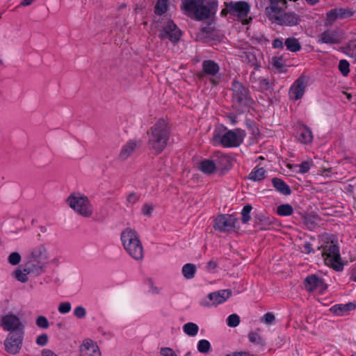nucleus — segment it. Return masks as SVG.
Masks as SVG:
<instances>
[{
	"label": "nucleus",
	"mask_w": 356,
	"mask_h": 356,
	"mask_svg": "<svg viewBox=\"0 0 356 356\" xmlns=\"http://www.w3.org/2000/svg\"><path fill=\"white\" fill-rule=\"evenodd\" d=\"M147 147L156 155L161 154L166 147L170 136L168 123L163 119L159 120L148 131Z\"/></svg>",
	"instance_id": "nucleus-1"
},
{
	"label": "nucleus",
	"mask_w": 356,
	"mask_h": 356,
	"mask_svg": "<svg viewBox=\"0 0 356 356\" xmlns=\"http://www.w3.org/2000/svg\"><path fill=\"white\" fill-rule=\"evenodd\" d=\"M245 133L240 129L226 131L222 127L216 128L212 133L211 143L213 145L223 147H236L243 141Z\"/></svg>",
	"instance_id": "nucleus-2"
},
{
	"label": "nucleus",
	"mask_w": 356,
	"mask_h": 356,
	"mask_svg": "<svg viewBox=\"0 0 356 356\" xmlns=\"http://www.w3.org/2000/svg\"><path fill=\"white\" fill-rule=\"evenodd\" d=\"M122 245L127 253L136 261L144 258V248L138 232L129 227L122 230L120 234Z\"/></svg>",
	"instance_id": "nucleus-3"
},
{
	"label": "nucleus",
	"mask_w": 356,
	"mask_h": 356,
	"mask_svg": "<svg viewBox=\"0 0 356 356\" xmlns=\"http://www.w3.org/2000/svg\"><path fill=\"white\" fill-rule=\"evenodd\" d=\"M321 250V255L326 266L333 268L336 271H341L343 268L341 261L339 248L332 241H324L318 247Z\"/></svg>",
	"instance_id": "nucleus-4"
},
{
	"label": "nucleus",
	"mask_w": 356,
	"mask_h": 356,
	"mask_svg": "<svg viewBox=\"0 0 356 356\" xmlns=\"http://www.w3.org/2000/svg\"><path fill=\"white\" fill-rule=\"evenodd\" d=\"M66 202L71 209L83 217L90 218L93 214L92 205L83 194L73 193L69 195Z\"/></svg>",
	"instance_id": "nucleus-5"
},
{
	"label": "nucleus",
	"mask_w": 356,
	"mask_h": 356,
	"mask_svg": "<svg viewBox=\"0 0 356 356\" xmlns=\"http://www.w3.org/2000/svg\"><path fill=\"white\" fill-rule=\"evenodd\" d=\"M206 0H183L181 8L191 18L202 20L209 17L210 9L205 5Z\"/></svg>",
	"instance_id": "nucleus-6"
},
{
	"label": "nucleus",
	"mask_w": 356,
	"mask_h": 356,
	"mask_svg": "<svg viewBox=\"0 0 356 356\" xmlns=\"http://www.w3.org/2000/svg\"><path fill=\"white\" fill-rule=\"evenodd\" d=\"M227 10L229 12L231 18L243 24H248L252 21V17L249 16L250 6L246 1H229L227 3Z\"/></svg>",
	"instance_id": "nucleus-7"
},
{
	"label": "nucleus",
	"mask_w": 356,
	"mask_h": 356,
	"mask_svg": "<svg viewBox=\"0 0 356 356\" xmlns=\"http://www.w3.org/2000/svg\"><path fill=\"white\" fill-rule=\"evenodd\" d=\"M238 223V218L233 215L220 214L213 219V228L223 233L234 232Z\"/></svg>",
	"instance_id": "nucleus-8"
},
{
	"label": "nucleus",
	"mask_w": 356,
	"mask_h": 356,
	"mask_svg": "<svg viewBox=\"0 0 356 356\" xmlns=\"http://www.w3.org/2000/svg\"><path fill=\"white\" fill-rule=\"evenodd\" d=\"M232 99L234 102L240 106H248L251 103V98L248 90L238 81H233L232 85Z\"/></svg>",
	"instance_id": "nucleus-9"
},
{
	"label": "nucleus",
	"mask_w": 356,
	"mask_h": 356,
	"mask_svg": "<svg viewBox=\"0 0 356 356\" xmlns=\"http://www.w3.org/2000/svg\"><path fill=\"white\" fill-rule=\"evenodd\" d=\"M0 326L4 331L10 332V333L24 332V326L20 318L13 314H8L2 316L0 321Z\"/></svg>",
	"instance_id": "nucleus-10"
},
{
	"label": "nucleus",
	"mask_w": 356,
	"mask_h": 356,
	"mask_svg": "<svg viewBox=\"0 0 356 356\" xmlns=\"http://www.w3.org/2000/svg\"><path fill=\"white\" fill-rule=\"evenodd\" d=\"M24 332L9 333L4 341L6 350L12 355L17 354L22 345Z\"/></svg>",
	"instance_id": "nucleus-11"
},
{
	"label": "nucleus",
	"mask_w": 356,
	"mask_h": 356,
	"mask_svg": "<svg viewBox=\"0 0 356 356\" xmlns=\"http://www.w3.org/2000/svg\"><path fill=\"white\" fill-rule=\"evenodd\" d=\"M159 37L161 39H168L172 42H177L181 37V31L171 20L167 19L162 22V29Z\"/></svg>",
	"instance_id": "nucleus-12"
},
{
	"label": "nucleus",
	"mask_w": 356,
	"mask_h": 356,
	"mask_svg": "<svg viewBox=\"0 0 356 356\" xmlns=\"http://www.w3.org/2000/svg\"><path fill=\"white\" fill-rule=\"evenodd\" d=\"M232 295V291L229 289L220 290L209 293L207 298L201 301V305L204 307L217 306L225 302Z\"/></svg>",
	"instance_id": "nucleus-13"
},
{
	"label": "nucleus",
	"mask_w": 356,
	"mask_h": 356,
	"mask_svg": "<svg viewBox=\"0 0 356 356\" xmlns=\"http://www.w3.org/2000/svg\"><path fill=\"white\" fill-rule=\"evenodd\" d=\"M305 287L307 291L316 295H320L326 291L327 284L321 277L316 275H311L305 278Z\"/></svg>",
	"instance_id": "nucleus-14"
},
{
	"label": "nucleus",
	"mask_w": 356,
	"mask_h": 356,
	"mask_svg": "<svg viewBox=\"0 0 356 356\" xmlns=\"http://www.w3.org/2000/svg\"><path fill=\"white\" fill-rule=\"evenodd\" d=\"M353 15V12L347 8H335L330 10L327 13L325 25H331L337 19H343L348 18Z\"/></svg>",
	"instance_id": "nucleus-15"
},
{
	"label": "nucleus",
	"mask_w": 356,
	"mask_h": 356,
	"mask_svg": "<svg viewBox=\"0 0 356 356\" xmlns=\"http://www.w3.org/2000/svg\"><path fill=\"white\" fill-rule=\"evenodd\" d=\"M80 356H102L96 342L90 339H85L79 347Z\"/></svg>",
	"instance_id": "nucleus-16"
},
{
	"label": "nucleus",
	"mask_w": 356,
	"mask_h": 356,
	"mask_svg": "<svg viewBox=\"0 0 356 356\" xmlns=\"http://www.w3.org/2000/svg\"><path fill=\"white\" fill-rule=\"evenodd\" d=\"M270 7L266 9L269 19H279L278 15L286 8V0H270Z\"/></svg>",
	"instance_id": "nucleus-17"
},
{
	"label": "nucleus",
	"mask_w": 356,
	"mask_h": 356,
	"mask_svg": "<svg viewBox=\"0 0 356 356\" xmlns=\"http://www.w3.org/2000/svg\"><path fill=\"white\" fill-rule=\"evenodd\" d=\"M306 88V83L304 78H298L291 86L289 90V97L293 100H298L303 96Z\"/></svg>",
	"instance_id": "nucleus-18"
},
{
	"label": "nucleus",
	"mask_w": 356,
	"mask_h": 356,
	"mask_svg": "<svg viewBox=\"0 0 356 356\" xmlns=\"http://www.w3.org/2000/svg\"><path fill=\"white\" fill-rule=\"evenodd\" d=\"M140 141L136 140H129L124 144L118 154V158L121 161L127 160L140 146Z\"/></svg>",
	"instance_id": "nucleus-19"
},
{
	"label": "nucleus",
	"mask_w": 356,
	"mask_h": 356,
	"mask_svg": "<svg viewBox=\"0 0 356 356\" xmlns=\"http://www.w3.org/2000/svg\"><path fill=\"white\" fill-rule=\"evenodd\" d=\"M341 35L335 30H327L322 33L318 38V43L338 44L341 42Z\"/></svg>",
	"instance_id": "nucleus-20"
},
{
	"label": "nucleus",
	"mask_w": 356,
	"mask_h": 356,
	"mask_svg": "<svg viewBox=\"0 0 356 356\" xmlns=\"http://www.w3.org/2000/svg\"><path fill=\"white\" fill-rule=\"evenodd\" d=\"M202 70L198 74L200 78L204 76H216L220 70V67L217 63L211 60H205L202 64Z\"/></svg>",
	"instance_id": "nucleus-21"
},
{
	"label": "nucleus",
	"mask_w": 356,
	"mask_h": 356,
	"mask_svg": "<svg viewBox=\"0 0 356 356\" xmlns=\"http://www.w3.org/2000/svg\"><path fill=\"white\" fill-rule=\"evenodd\" d=\"M279 19H271L278 24H285L287 26H293L296 25L299 22L298 17L292 13H284L282 14V12L278 15Z\"/></svg>",
	"instance_id": "nucleus-22"
},
{
	"label": "nucleus",
	"mask_w": 356,
	"mask_h": 356,
	"mask_svg": "<svg viewBox=\"0 0 356 356\" xmlns=\"http://www.w3.org/2000/svg\"><path fill=\"white\" fill-rule=\"evenodd\" d=\"M272 183L275 189L283 195H288L291 193V190L282 179L280 178H273Z\"/></svg>",
	"instance_id": "nucleus-23"
},
{
	"label": "nucleus",
	"mask_w": 356,
	"mask_h": 356,
	"mask_svg": "<svg viewBox=\"0 0 356 356\" xmlns=\"http://www.w3.org/2000/svg\"><path fill=\"white\" fill-rule=\"evenodd\" d=\"M298 140L302 143H310L313 140L312 131L306 126H302L298 130Z\"/></svg>",
	"instance_id": "nucleus-24"
},
{
	"label": "nucleus",
	"mask_w": 356,
	"mask_h": 356,
	"mask_svg": "<svg viewBox=\"0 0 356 356\" xmlns=\"http://www.w3.org/2000/svg\"><path fill=\"white\" fill-rule=\"evenodd\" d=\"M355 308V305L352 302H349L347 304H339L332 306L330 308V311L336 315L342 316L348 312L353 309Z\"/></svg>",
	"instance_id": "nucleus-25"
},
{
	"label": "nucleus",
	"mask_w": 356,
	"mask_h": 356,
	"mask_svg": "<svg viewBox=\"0 0 356 356\" xmlns=\"http://www.w3.org/2000/svg\"><path fill=\"white\" fill-rule=\"evenodd\" d=\"M216 168V164L211 160L204 159L200 163L199 169L205 174L213 173Z\"/></svg>",
	"instance_id": "nucleus-26"
},
{
	"label": "nucleus",
	"mask_w": 356,
	"mask_h": 356,
	"mask_svg": "<svg viewBox=\"0 0 356 356\" xmlns=\"http://www.w3.org/2000/svg\"><path fill=\"white\" fill-rule=\"evenodd\" d=\"M266 177V170L264 168L256 166L249 174L248 179L254 181H259Z\"/></svg>",
	"instance_id": "nucleus-27"
},
{
	"label": "nucleus",
	"mask_w": 356,
	"mask_h": 356,
	"mask_svg": "<svg viewBox=\"0 0 356 356\" xmlns=\"http://www.w3.org/2000/svg\"><path fill=\"white\" fill-rule=\"evenodd\" d=\"M32 257L36 259H48V253L46 248L43 245L35 247L31 252Z\"/></svg>",
	"instance_id": "nucleus-28"
},
{
	"label": "nucleus",
	"mask_w": 356,
	"mask_h": 356,
	"mask_svg": "<svg viewBox=\"0 0 356 356\" xmlns=\"http://www.w3.org/2000/svg\"><path fill=\"white\" fill-rule=\"evenodd\" d=\"M284 44L286 49L291 52H297L301 49V44L298 39L289 38L286 39Z\"/></svg>",
	"instance_id": "nucleus-29"
},
{
	"label": "nucleus",
	"mask_w": 356,
	"mask_h": 356,
	"mask_svg": "<svg viewBox=\"0 0 356 356\" xmlns=\"http://www.w3.org/2000/svg\"><path fill=\"white\" fill-rule=\"evenodd\" d=\"M196 273V266L193 264H186L182 267V274L187 280H191L195 277Z\"/></svg>",
	"instance_id": "nucleus-30"
},
{
	"label": "nucleus",
	"mask_w": 356,
	"mask_h": 356,
	"mask_svg": "<svg viewBox=\"0 0 356 356\" xmlns=\"http://www.w3.org/2000/svg\"><path fill=\"white\" fill-rule=\"evenodd\" d=\"M183 330L187 335L190 337H195L199 331V327L197 324L190 322L186 323L183 326Z\"/></svg>",
	"instance_id": "nucleus-31"
},
{
	"label": "nucleus",
	"mask_w": 356,
	"mask_h": 356,
	"mask_svg": "<svg viewBox=\"0 0 356 356\" xmlns=\"http://www.w3.org/2000/svg\"><path fill=\"white\" fill-rule=\"evenodd\" d=\"M293 213V208L289 204H280L277 207V213L280 216H289Z\"/></svg>",
	"instance_id": "nucleus-32"
},
{
	"label": "nucleus",
	"mask_w": 356,
	"mask_h": 356,
	"mask_svg": "<svg viewBox=\"0 0 356 356\" xmlns=\"http://www.w3.org/2000/svg\"><path fill=\"white\" fill-rule=\"evenodd\" d=\"M168 9V0H158L155 8L154 12L157 15H162L166 12Z\"/></svg>",
	"instance_id": "nucleus-33"
},
{
	"label": "nucleus",
	"mask_w": 356,
	"mask_h": 356,
	"mask_svg": "<svg viewBox=\"0 0 356 356\" xmlns=\"http://www.w3.org/2000/svg\"><path fill=\"white\" fill-rule=\"evenodd\" d=\"M197 350L201 353H207L211 349V343L208 340L201 339L197 343Z\"/></svg>",
	"instance_id": "nucleus-34"
},
{
	"label": "nucleus",
	"mask_w": 356,
	"mask_h": 356,
	"mask_svg": "<svg viewBox=\"0 0 356 356\" xmlns=\"http://www.w3.org/2000/svg\"><path fill=\"white\" fill-rule=\"evenodd\" d=\"M29 271L26 269L17 270L15 271V277L19 282L24 283L26 282L29 280L28 275Z\"/></svg>",
	"instance_id": "nucleus-35"
},
{
	"label": "nucleus",
	"mask_w": 356,
	"mask_h": 356,
	"mask_svg": "<svg viewBox=\"0 0 356 356\" xmlns=\"http://www.w3.org/2000/svg\"><path fill=\"white\" fill-rule=\"evenodd\" d=\"M312 163L313 162L312 160L305 161L302 162L300 165H295V168H298V170H297L298 172L300 174H305L309 170L311 166L312 165Z\"/></svg>",
	"instance_id": "nucleus-36"
},
{
	"label": "nucleus",
	"mask_w": 356,
	"mask_h": 356,
	"mask_svg": "<svg viewBox=\"0 0 356 356\" xmlns=\"http://www.w3.org/2000/svg\"><path fill=\"white\" fill-rule=\"evenodd\" d=\"M252 210V207L249 204L245 205L241 211V221L243 223H247L251 218L250 212Z\"/></svg>",
	"instance_id": "nucleus-37"
},
{
	"label": "nucleus",
	"mask_w": 356,
	"mask_h": 356,
	"mask_svg": "<svg viewBox=\"0 0 356 356\" xmlns=\"http://www.w3.org/2000/svg\"><path fill=\"white\" fill-rule=\"evenodd\" d=\"M240 323V317L236 314L229 315L227 318V324L229 327H235Z\"/></svg>",
	"instance_id": "nucleus-38"
},
{
	"label": "nucleus",
	"mask_w": 356,
	"mask_h": 356,
	"mask_svg": "<svg viewBox=\"0 0 356 356\" xmlns=\"http://www.w3.org/2000/svg\"><path fill=\"white\" fill-rule=\"evenodd\" d=\"M339 70L343 76H347L350 72V64L346 60H341L339 63Z\"/></svg>",
	"instance_id": "nucleus-39"
},
{
	"label": "nucleus",
	"mask_w": 356,
	"mask_h": 356,
	"mask_svg": "<svg viewBox=\"0 0 356 356\" xmlns=\"http://www.w3.org/2000/svg\"><path fill=\"white\" fill-rule=\"evenodd\" d=\"M216 156L220 160L219 164L220 168L225 167L229 163L230 158L228 155L221 152H218Z\"/></svg>",
	"instance_id": "nucleus-40"
},
{
	"label": "nucleus",
	"mask_w": 356,
	"mask_h": 356,
	"mask_svg": "<svg viewBox=\"0 0 356 356\" xmlns=\"http://www.w3.org/2000/svg\"><path fill=\"white\" fill-rule=\"evenodd\" d=\"M36 325L42 329H47L49 326L47 318L44 316H40L37 318Z\"/></svg>",
	"instance_id": "nucleus-41"
},
{
	"label": "nucleus",
	"mask_w": 356,
	"mask_h": 356,
	"mask_svg": "<svg viewBox=\"0 0 356 356\" xmlns=\"http://www.w3.org/2000/svg\"><path fill=\"white\" fill-rule=\"evenodd\" d=\"M71 304L69 302H63L60 303L58 307L59 313L65 314L71 311Z\"/></svg>",
	"instance_id": "nucleus-42"
},
{
	"label": "nucleus",
	"mask_w": 356,
	"mask_h": 356,
	"mask_svg": "<svg viewBox=\"0 0 356 356\" xmlns=\"http://www.w3.org/2000/svg\"><path fill=\"white\" fill-rule=\"evenodd\" d=\"M21 261V256L18 252H12L8 257V262L13 266L18 264Z\"/></svg>",
	"instance_id": "nucleus-43"
},
{
	"label": "nucleus",
	"mask_w": 356,
	"mask_h": 356,
	"mask_svg": "<svg viewBox=\"0 0 356 356\" xmlns=\"http://www.w3.org/2000/svg\"><path fill=\"white\" fill-rule=\"evenodd\" d=\"M248 339L250 341L257 344L263 343V339L261 337L255 332H251L248 334Z\"/></svg>",
	"instance_id": "nucleus-44"
},
{
	"label": "nucleus",
	"mask_w": 356,
	"mask_h": 356,
	"mask_svg": "<svg viewBox=\"0 0 356 356\" xmlns=\"http://www.w3.org/2000/svg\"><path fill=\"white\" fill-rule=\"evenodd\" d=\"M273 65L278 70H282L284 67V61L281 57H274L273 58Z\"/></svg>",
	"instance_id": "nucleus-45"
},
{
	"label": "nucleus",
	"mask_w": 356,
	"mask_h": 356,
	"mask_svg": "<svg viewBox=\"0 0 356 356\" xmlns=\"http://www.w3.org/2000/svg\"><path fill=\"white\" fill-rule=\"evenodd\" d=\"M74 314L77 318H81L86 316V311L84 307L81 306L76 307L74 310Z\"/></svg>",
	"instance_id": "nucleus-46"
},
{
	"label": "nucleus",
	"mask_w": 356,
	"mask_h": 356,
	"mask_svg": "<svg viewBox=\"0 0 356 356\" xmlns=\"http://www.w3.org/2000/svg\"><path fill=\"white\" fill-rule=\"evenodd\" d=\"M138 200V196L137 194L132 193H130L127 197V205H133L136 204Z\"/></svg>",
	"instance_id": "nucleus-47"
},
{
	"label": "nucleus",
	"mask_w": 356,
	"mask_h": 356,
	"mask_svg": "<svg viewBox=\"0 0 356 356\" xmlns=\"http://www.w3.org/2000/svg\"><path fill=\"white\" fill-rule=\"evenodd\" d=\"M275 321V316L270 312L266 313L262 318V322L266 324H271Z\"/></svg>",
	"instance_id": "nucleus-48"
},
{
	"label": "nucleus",
	"mask_w": 356,
	"mask_h": 356,
	"mask_svg": "<svg viewBox=\"0 0 356 356\" xmlns=\"http://www.w3.org/2000/svg\"><path fill=\"white\" fill-rule=\"evenodd\" d=\"M48 341V337L46 334H42L37 337L36 343L38 345L43 346L47 344Z\"/></svg>",
	"instance_id": "nucleus-49"
},
{
	"label": "nucleus",
	"mask_w": 356,
	"mask_h": 356,
	"mask_svg": "<svg viewBox=\"0 0 356 356\" xmlns=\"http://www.w3.org/2000/svg\"><path fill=\"white\" fill-rule=\"evenodd\" d=\"M154 207L148 204H145L143 206L142 212L145 216H150L153 211Z\"/></svg>",
	"instance_id": "nucleus-50"
},
{
	"label": "nucleus",
	"mask_w": 356,
	"mask_h": 356,
	"mask_svg": "<svg viewBox=\"0 0 356 356\" xmlns=\"http://www.w3.org/2000/svg\"><path fill=\"white\" fill-rule=\"evenodd\" d=\"M273 47L275 49H283L284 48V43L282 41V39L280 38H276L273 41L272 43Z\"/></svg>",
	"instance_id": "nucleus-51"
},
{
	"label": "nucleus",
	"mask_w": 356,
	"mask_h": 356,
	"mask_svg": "<svg viewBox=\"0 0 356 356\" xmlns=\"http://www.w3.org/2000/svg\"><path fill=\"white\" fill-rule=\"evenodd\" d=\"M161 353L163 356H177L175 353L170 348H162Z\"/></svg>",
	"instance_id": "nucleus-52"
},
{
	"label": "nucleus",
	"mask_w": 356,
	"mask_h": 356,
	"mask_svg": "<svg viewBox=\"0 0 356 356\" xmlns=\"http://www.w3.org/2000/svg\"><path fill=\"white\" fill-rule=\"evenodd\" d=\"M259 81L261 90H266L269 88V82L266 79H260Z\"/></svg>",
	"instance_id": "nucleus-53"
},
{
	"label": "nucleus",
	"mask_w": 356,
	"mask_h": 356,
	"mask_svg": "<svg viewBox=\"0 0 356 356\" xmlns=\"http://www.w3.org/2000/svg\"><path fill=\"white\" fill-rule=\"evenodd\" d=\"M348 47L352 56L356 58V40L350 42Z\"/></svg>",
	"instance_id": "nucleus-54"
},
{
	"label": "nucleus",
	"mask_w": 356,
	"mask_h": 356,
	"mask_svg": "<svg viewBox=\"0 0 356 356\" xmlns=\"http://www.w3.org/2000/svg\"><path fill=\"white\" fill-rule=\"evenodd\" d=\"M217 266L218 263L216 261L211 260L207 263L206 268L208 270H212L215 269L217 267Z\"/></svg>",
	"instance_id": "nucleus-55"
},
{
	"label": "nucleus",
	"mask_w": 356,
	"mask_h": 356,
	"mask_svg": "<svg viewBox=\"0 0 356 356\" xmlns=\"http://www.w3.org/2000/svg\"><path fill=\"white\" fill-rule=\"evenodd\" d=\"M42 356H58V355L49 349H44L42 351Z\"/></svg>",
	"instance_id": "nucleus-56"
},
{
	"label": "nucleus",
	"mask_w": 356,
	"mask_h": 356,
	"mask_svg": "<svg viewBox=\"0 0 356 356\" xmlns=\"http://www.w3.org/2000/svg\"><path fill=\"white\" fill-rule=\"evenodd\" d=\"M247 58L248 59V62L250 63L251 65H255L257 60L254 56L250 54V55H246Z\"/></svg>",
	"instance_id": "nucleus-57"
},
{
	"label": "nucleus",
	"mask_w": 356,
	"mask_h": 356,
	"mask_svg": "<svg viewBox=\"0 0 356 356\" xmlns=\"http://www.w3.org/2000/svg\"><path fill=\"white\" fill-rule=\"evenodd\" d=\"M226 356H254L253 355H251L246 352H241V353H234L231 355H227Z\"/></svg>",
	"instance_id": "nucleus-58"
},
{
	"label": "nucleus",
	"mask_w": 356,
	"mask_h": 356,
	"mask_svg": "<svg viewBox=\"0 0 356 356\" xmlns=\"http://www.w3.org/2000/svg\"><path fill=\"white\" fill-rule=\"evenodd\" d=\"M304 249L307 253H310V252H313L312 245L308 243H307L304 245Z\"/></svg>",
	"instance_id": "nucleus-59"
},
{
	"label": "nucleus",
	"mask_w": 356,
	"mask_h": 356,
	"mask_svg": "<svg viewBox=\"0 0 356 356\" xmlns=\"http://www.w3.org/2000/svg\"><path fill=\"white\" fill-rule=\"evenodd\" d=\"M227 3H228V2H225V3H224V4H225V8L221 10V13H220V14H221V15H222V16H226V15H229V12H228V11L227 10Z\"/></svg>",
	"instance_id": "nucleus-60"
},
{
	"label": "nucleus",
	"mask_w": 356,
	"mask_h": 356,
	"mask_svg": "<svg viewBox=\"0 0 356 356\" xmlns=\"http://www.w3.org/2000/svg\"><path fill=\"white\" fill-rule=\"evenodd\" d=\"M33 0H24L21 2V5L23 6H27L33 3Z\"/></svg>",
	"instance_id": "nucleus-61"
},
{
	"label": "nucleus",
	"mask_w": 356,
	"mask_h": 356,
	"mask_svg": "<svg viewBox=\"0 0 356 356\" xmlns=\"http://www.w3.org/2000/svg\"><path fill=\"white\" fill-rule=\"evenodd\" d=\"M306 1L310 5H314L317 3L319 1V0H306Z\"/></svg>",
	"instance_id": "nucleus-62"
},
{
	"label": "nucleus",
	"mask_w": 356,
	"mask_h": 356,
	"mask_svg": "<svg viewBox=\"0 0 356 356\" xmlns=\"http://www.w3.org/2000/svg\"><path fill=\"white\" fill-rule=\"evenodd\" d=\"M266 220H267L268 222H269L270 223H272V222H273V221H274V220H275V219H274V218L270 219V218H266Z\"/></svg>",
	"instance_id": "nucleus-63"
},
{
	"label": "nucleus",
	"mask_w": 356,
	"mask_h": 356,
	"mask_svg": "<svg viewBox=\"0 0 356 356\" xmlns=\"http://www.w3.org/2000/svg\"><path fill=\"white\" fill-rule=\"evenodd\" d=\"M152 293H159V290H157L156 289H152Z\"/></svg>",
	"instance_id": "nucleus-64"
}]
</instances>
